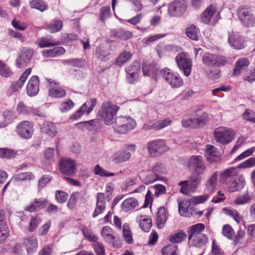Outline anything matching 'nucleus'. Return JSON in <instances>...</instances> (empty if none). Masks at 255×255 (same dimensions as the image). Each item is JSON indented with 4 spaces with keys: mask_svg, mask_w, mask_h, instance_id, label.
Returning <instances> with one entry per match:
<instances>
[{
    "mask_svg": "<svg viewBox=\"0 0 255 255\" xmlns=\"http://www.w3.org/2000/svg\"><path fill=\"white\" fill-rule=\"evenodd\" d=\"M188 168L191 171L189 179L190 186L193 188H197L202 181V175L204 174L206 167L203 158L201 155L191 156L187 163Z\"/></svg>",
    "mask_w": 255,
    "mask_h": 255,
    "instance_id": "f257e3e1",
    "label": "nucleus"
},
{
    "mask_svg": "<svg viewBox=\"0 0 255 255\" xmlns=\"http://www.w3.org/2000/svg\"><path fill=\"white\" fill-rule=\"evenodd\" d=\"M119 110L120 107L113 104L111 101H105L102 103L97 116L106 126H110L116 121L117 113Z\"/></svg>",
    "mask_w": 255,
    "mask_h": 255,
    "instance_id": "f03ea898",
    "label": "nucleus"
},
{
    "mask_svg": "<svg viewBox=\"0 0 255 255\" xmlns=\"http://www.w3.org/2000/svg\"><path fill=\"white\" fill-rule=\"evenodd\" d=\"M253 7L247 5H242L238 8L239 19L246 27H252L255 24V15L253 13Z\"/></svg>",
    "mask_w": 255,
    "mask_h": 255,
    "instance_id": "7ed1b4c3",
    "label": "nucleus"
},
{
    "mask_svg": "<svg viewBox=\"0 0 255 255\" xmlns=\"http://www.w3.org/2000/svg\"><path fill=\"white\" fill-rule=\"evenodd\" d=\"M114 124V131L120 134H126L136 127L135 121L130 117H119Z\"/></svg>",
    "mask_w": 255,
    "mask_h": 255,
    "instance_id": "20e7f679",
    "label": "nucleus"
},
{
    "mask_svg": "<svg viewBox=\"0 0 255 255\" xmlns=\"http://www.w3.org/2000/svg\"><path fill=\"white\" fill-rule=\"evenodd\" d=\"M147 149L151 157H156L168 151L169 147L166 145L165 140L158 139L148 142Z\"/></svg>",
    "mask_w": 255,
    "mask_h": 255,
    "instance_id": "39448f33",
    "label": "nucleus"
},
{
    "mask_svg": "<svg viewBox=\"0 0 255 255\" xmlns=\"http://www.w3.org/2000/svg\"><path fill=\"white\" fill-rule=\"evenodd\" d=\"M160 75L172 88H178L183 84V81L177 72H172L168 68L165 67L160 71Z\"/></svg>",
    "mask_w": 255,
    "mask_h": 255,
    "instance_id": "423d86ee",
    "label": "nucleus"
},
{
    "mask_svg": "<svg viewBox=\"0 0 255 255\" xmlns=\"http://www.w3.org/2000/svg\"><path fill=\"white\" fill-rule=\"evenodd\" d=\"M187 7L186 0H173L168 4V14L172 17H181L185 13Z\"/></svg>",
    "mask_w": 255,
    "mask_h": 255,
    "instance_id": "0eeeda50",
    "label": "nucleus"
},
{
    "mask_svg": "<svg viewBox=\"0 0 255 255\" xmlns=\"http://www.w3.org/2000/svg\"><path fill=\"white\" fill-rule=\"evenodd\" d=\"M203 63L208 67L220 68L227 63L226 58L222 55L206 53L202 58Z\"/></svg>",
    "mask_w": 255,
    "mask_h": 255,
    "instance_id": "6e6552de",
    "label": "nucleus"
},
{
    "mask_svg": "<svg viewBox=\"0 0 255 255\" xmlns=\"http://www.w3.org/2000/svg\"><path fill=\"white\" fill-rule=\"evenodd\" d=\"M187 55L186 52L178 53L175 57V61L180 70L188 77L191 72L192 63L190 58L186 57Z\"/></svg>",
    "mask_w": 255,
    "mask_h": 255,
    "instance_id": "1a4fd4ad",
    "label": "nucleus"
},
{
    "mask_svg": "<svg viewBox=\"0 0 255 255\" xmlns=\"http://www.w3.org/2000/svg\"><path fill=\"white\" fill-rule=\"evenodd\" d=\"M59 170L65 175L73 176L77 171V165L74 159L70 158H61L59 161Z\"/></svg>",
    "mask_w": 255,
    "mask_h": 255,
    "instance_id": "9d476101",
    "label": "nucleus"
},
{
    "mask_svg": "<svg viewBox=\"0 0 255 255\" xmlns=\"http://www.w3.org/2000/svg\"><path fill=\"white\" fill-rule=\"evenodd\" d=\"M214 136L216 141L223 144H227L234 138L232 130L225 128L219 127L215 129Z\"/></svg>",
    "mask_w": 255,
    "mask_h": 255,
    "instance_id": "9b49d317",
    "label": "nucleus"
},
{
    "mask_svg": "<svg viewBox=\"0 0 255 255\" xmlns=\"http://www.w3.org/2000/svg\"><path fill=\"white\" fill-rule=\"evenodd\" d=\"M34 54V50L29 47H23L18 55L15 61V66L18 68H22L30 63Z\"/></svg>",
    "mask_w": 255,
    "mask_h": 255,
    "instance_id": "f8f14e48",
    "label": "nucleus"
},
{
    "mask_svg": "<svg viewBox=\"0 0 255 255\" xmlns=\"http://www.w3.org/2000/svg\"><path fill=\"white\" fill-rule=\"evenodd\" d=\"M142 69L143 75L144 76H146L152 77L156 81L158 74H160V70H159V67L154 62L150 63L149 64L142 62Z\"/></svg>",
    "mask_w": 255,
    "mask_h": 255,
    "instance_id": "ddd939ff",
    "label": "nucleus"
},
{
    "mask_svg": "<svg viewBox=\"0 0 255 255\" xmlns=\"http://www.w3.org/2000/svg\"><path fill=\"white\" fill-rule=\"evenodd\" d=\"M18 134L23 138L29 139L32 135V127L31 123L28 121L21 122L17 126Z\"/></svg>",
    "mask_w": 255,
    "mask_h": 255,
    "instance_id": "4468645a",
    "label": "nucleus"
},
{
    "mask_svg": "<svg viewBox=\"0 0 255 255\" xmlns=\"http://www.w3.org/2000/svg\"><path fill=\"white\" fill-rule=\"evenodd\" d=\"M39 79L38 76L33 75L30 78L26 86V93L29 97H34L39 90Z\"/></svg>",
    "mask_w": 255,
    "mask_h": 255,
    "instance_id": "2eb2a0df",
    "label": "nucleus"
},
{
    "mask_svg": "<svg viewBox=\"0 0 255 255\" xmlns=\"http://www.w3.org/2000/svg\"><path fill=\"white\" fill-rule=\"evenodd\" d=\"M136 145L134 144L127 145L122 151L118 152L116 154V159L120 162H123L128 160L131 157V152H134L136 150Z\"/></svg>",
    "mask_w": 255,
    "mask_h": 255,
    "instance_id": "dca6fc26",
    "label": "nucleus"
},
{
    "mask_svg": "<svg viewBox=\"0 0 255 255\" xmlns=\"http://www.w3.org/2000/svg\"><path fill=\"white\" fill-rule=\"evenodd\" d=\"M47 203L48 201L45 199L35 198L32 203L24 208V210L29 213L38 212L45 208Z\"/></svg>",
    "mask_w": 255,
    "mask_h": 255,
    "instance_id": "f3484780",
    "label": "nucleus"
},
{
    "mask_svg": "<svg viewBox=\"0 0 255 255\" xmlns=\"http://www.w3.org/2000/svg\"><path fill=\"white\" fill-rule=\"evenodd\" d=\"M228 41L230 46L234 49H242L245 47L244 39L240 35L229 33Z\"/></svg>",
    "mask_w": 255,
    "mask_h": 255,
    "instance_id": "a211bd4d",
    "label": "nucleus"
},
{
    "mask_svg": "<svg viewBox=\"0 0 255 255\" xmlns=\"http://www.w3.org/2000/svg\"><path fill=\"white\" fill-rule=\"evenodd\" d=\"M111 46L107 43H103L97 47L95 55L97 59L105 61L110 54Z\"/></svg>",
    "mask_w": 255,
    "mask_h": 255,
    "instance_id": "6ab92c4d",
    "label": "nucleus"
},
{
    "mask_svg": "<svg viewBox=\"0 0 255 255\" xmlns=\"http://www.w3.org/2000/svg\"><path fill=\"white\" fill-rule=\"evenodd\" d=\"M22 244L28 255H32L37 250L38 247L37 240L34 236L23 239Z\"/></svg>",
    "mask_w": 255,
    "mask_h": 255,
    "instance_id": "aec40b11",
    "label": "nucleus"
},
{
    "mask_svg": "<svg viewBox=\"0 0 255 255\" xmlns=\"http://www.w3.org/2000/svg\"><path fill=\"white\" fill-rule=\"evenodd\" d=\"M110 36L122 41L130 39L133 37L132 33L124 29H113L110 31Z\"/></svg>",
    "mask_w": 255,
    "mask_h": 255,
    "instance_id": "412c9836",
    "label": "nucleus"
},
{
    "mask_svg": "<svg viewBox=\"0 0 255 255\" xmlns=\"http://www.w3.org/2000/svg\"><path fill=\"white\" fill-rule=\"evenodd\" d=\"M208 240L207 235L202 234L193 236L191 241H188L190 246L201 248L206 246Z\"/></svg>",
    "mask_w": 255,
    "mask_h": 255,
    "instance_id": "4be33fe9",
    "label": "nucleus"
},
{
    "mask_svg": "<svg viewBox=\"0 0 255 255\" xmlns=\"http://www.w3.org/2000/svg\"><path fill=\"white\" fill-rule=\"evenodd\" d=\"M250 65L248 58L243 57L239 58L235 63L232 76H238L241 75V72L246 69Z\"/></svg>",
    "mask_w": 255,
    "mask_h": 255,
    "instance_id": "5701e85b",
    "label": "nucleus"
},
{
    "mask_svg": "<svg viewBox=\"0 0 255 255\" xmlns=\"http://www.w3.org/2000/svg\"><path fill=\"white\" fill-rule=\"evenodd\" d=\"M40 131L51 137H54L57 132V128L52 123L43 124L40 127Z\"/></svg>",
    "mask_w": 255,
    "mask_h": 255,
    "instance_id": "b1692460",
    "label": "nucleus"
},
{
    "mask_svg": "<svg viewBox=\"0 0 255 255\" xmlns=\"http://www.w3.org/2000/svg\"><path fill=\"white\" fill-rule=\"evenodd\" d=\"M194 121L197 128H203L206 126L209 121V116L207 113L202 112L199 114H196Z\"/></svg>",
    "mask_w": 255,
    "mask_h": 255,
    "instance_id": "393cba45",
    "label": "nucleus"
},
{
    "mask_svg": "<svg viewBox=\"0 0 255 255\" xmlns=\"http://www.w3.org/2000/svg\"><path fill=\"white\" fill-rule=\"evenodd\" d=\"M89 123V128L88 130L93 132L94 134H97L100 132V131H104L103 128H105V126L103 125V123L99 120V119H93L88 121Z\"/></svg>",
    "mask_w": 255,
    "mask_h": 255,
    "instance_id": "a878e982",
    "label": "nucleus"
},
{
    "mask_svg": "<svg viewBox=\"0 0 255 255\" xmlns=\"http://www.w3.org/2000/svg\"><path fill=\"white\" fill-rule=\"evenodd\" d=\"M61 61L64 65H71L73 67L79 68H84L86 63V60L84 59L78 58L64 59Z\"/></svg>",
    "mask_w": 255,
    "mask_h": 255,
    "instance_id": "bb28decb",
    "label": "nucleus"
},
{
    "mask_svg": "<svg viewBox=\"0 0 255 255\" xmlns=\"http://www.w3.org/2000/svg\"><path fill=\"white\" fill-rule=\"evenodd\" d=\"M167 217L165 214V209L164 206H161L158 208V211L156 215V221L157 228L162 229L166 223Z\"/></svg>",
    "mask_w": 255,
    "mask_h": 255,
    "instance_id": "cd10ccee",
    "label": "nucleus"
},
{
    "mask_svg": "<svg viewBox=\"0 0 255 255\" xmlns=\"http://www.w3.org/2000/svg\"><path fill=\"white\" fill-rule=\"evenodd\" d=\"M29 4L31 8L37 9L41 12H43L49 8L47 2L43 0H30Z\"/></svg>",
    "mask_w": 255,
    "mask_h": 255,
    "instance_id": "c85d7f7f",
    "label": "nucleus"
},
{
    "mask_svg": "<svg viewBox=\"0 0 255 255\" xmlns=\"http://www.w3.org/2000/svg\"><path fill=\"white\" fill-rule=\"evenodd\" d=\"M205 225L202 223H198L190 227L188 230V240L196 235H201V233L205 229Z\"/></svg>",
    "mask_w": 255,
    "mask_h": 255,
    "instance_id": "c756f323",
    "label": "nucleus"
},
{
    "mask_svg": "<svg viewBox=\"0 0 255 255\" xmlns=\"http://www.w3.org/2000/svg\"><path fill=\"white\" fill-rule=\"evenodd\" d=\"M174 48V46L171 44L165 45L163 43L157 44L155 47L156 52L160 58L165 56L166 52L173 51Z\"/></svg>",
    "mask_w": 255,
    "mask_h": 255,
    "instance_id": "7c9ffc66",
    "label": "nucleus"
},
{
    "mask_svg": "<svg viewBox=\"0 0 255 255\" xmlns=\"http://www.w3.org/2000/svg\"><path fill=\"white\" fill-rule=\"evenodd\" d=\"M138 203L137 199L134 198H129L125 199L122 204V209L126 212L133 210Z\"/></svg>",
    "mask_w": 255,
    "mask_h": 255,
    "instance_id": "2f4dec72",
    "label": "nucleus"
},
{
    "mask_svg": "<svg viewBox=\"0 0 255 255\" xmlns=\"http://www.w3.org/2000/svg\"><path fill=\"white\" fill-rule=\"evenodd\" d=\"M216 12L215 7L212 5L208 6L202 13L201 19L202 22L209 24L211 19Z\"/></svg>",
    "mask_w": 255,
    "mask_h": 255,
    "instance_id": "473e14b6",
    "label": "nucleus"
},
{
    "mask_svg": "<svg viewBox=\"0 0 255 255\" xmlns=\"http://www.w3.org/2000/svg\"><path fill=\"white\" fill-rule=\"evenodd\" d=\"M228 190L230 192H235L242 189L245 185V181L244 180H233L228 184Z\"/></svg>",
    "mask_w": 255,
    "mask_h": 255,
    "instance_id": "72a5a7b5",
    "label": "nucleus"
},
{
    "mask_svg": "<svg viewBox=\"0 0 255 255\" xmlns=\"http://www.w3.org/2000/svg\"><path fill=\"white\" fill-rule=\"evenodd\" d=\"M186 237L187 235L185 232L183 230H178L174 234L170 235L169 237V240L172 243L177 244L181 243L185 240Z\"/></svg>",
    "mask_w": 255,
    "mask_h": 255,
    "instance_id": "f704fd0d",
    "label": "nucleus"
},
{
    "mask_svg": "<svg viewBox=\"0 0 255 255\" xmlns=\"http://www.w3.org/2000/svg\"><path fill=\"white\" fill-rule=\"evenodd\" d=\"M199 29L196 27L194 24H190L186 28V35L190 39L198 41L199 39L198 33Z\"/></svg>",
    "mask_w": 255,
    "mask_h": 255,
    "instance_id": "c9c22d12",
    "label": "nucleus"
},
{
    "mask_svg": "<svg viewBox=\"0 0 255 255\" xmlns=\"http://www.w3.org/2000/svg\"><path fill=\"white\" fill-rule=\"evenodd\" d=\"M235 170V167H230L221 172L219 177V182L221 183L226 182L228 178H231L236 175Z\"/></svg>",
    "mask_w": 255,
    "mask_h": 255,
    "instance_id": "e433bc0d",
    "label": "nucleus"
},
{
    "mask_svg": "<svg viewBox=\"0 0 255 255\" xmlns=\"http://www.w3.org/2000/svg\"><path fill=\"white\" fill-rule=\"evenodd\" d=\"M132 57V55L129 52L126 51L121 53L116 59L115 64L121 67L127 62Z\"/></svg>",
    "mask_w": 255,
    "mask_h": 255,
    "instance_id": "4c0bfd02",
    "label": "nucleus"
},
{
    "mask_svg": "<svg viewBox=\"0 0 255 255\" xmlns=\"http://www.w3.org/2000/svg\"><path fill=\"white\" fill-rule=\"evenodd\" d=\"M218 172H214L207 181L206 187L210 192H214L217 182Z\"/></svg>",
    "mask_w": 255,
    "mask_h": 255,
    "instance_id": "58836bf2",
    "label": "nucleus"
},
{
    "mask_svg": "<svg viewBox=\"0 0 255 255\" xmlns=\"http://www.w3.org/2000/svg\"><path fill=\"white\" fill-rule=\"evenodd\" d=\"M178 185L181 186L180 192L185 195H187L189 193V188L192 192L196 191L197 188H193L190 186V181L189 180H183L181 181L178 183Z\"/></svg>",
    "mask_w": 255,
    "mask_h": 255,
    "instance_id": "ea45409f",
    "label": "nucleus"
},
{
    "mask_svg": "<svg viewBox=\"0 0 255 255\" xmlns=\"http://www.w3.org/2000/svg\"><path fill=\"white\" fill-rule=\"evenodd\" d=\"M16 153L13 149L8 147H0V158L9 159L13 158Z\"/></svg>",
    "mask_w": 255,
    "mask_h": 255,
    "instance_id": "a19ab883",
    "label": "nucleus"
},
{
    "mask_svg": "<svg viewBox=\"0 0 255 255\" xmlns=\"http://www.w3.org/2000/svg\"><path fill=\"white\" fill-rule=\"evenodd\" d=\"M36 44H37L39 48H43L54 46L58 45V43L51 42L49 39L45 37H42L36 40Z\"/></svg>",
    "mask_w": 255,
    "mask_h": 255,
    "instance_id": "79ce46f5",
    "label": "nucleus"
},
{
    "mask_svg": "<svg viewBox=\"0 0 255 255\" xmlns=\"http://www.w3.org/2000/svg\"><path fill=\"white\" fill-rule=\"evenodd\" d=\"M94 173L96 175H99L101 177H112L116 175V174L113 172H110L99 165L96 164L94 169Z\"/></svg>",
    "mask_w": 255,
    "mask_h": 255,
    "instance_id": "37998d69",
    "label": "nucleus"
},
{
    "mask_svg": "<svg viewBox=\"0 0 255 255\" xmlns=\"http://www.w3.org/2000/svg\"><path fill=\"white\" fill-rule=\"evenodd\" d=\"M41 222V219L38 215L32 216L29 224L28 230L30 232H34Z\"/></svg>",
    "mask_w": 255,
    "mask_h": 255,
    "instance_id": "c03bdc74",
    "label": "nucleus"
},
{
    "mask_svg": "<svg viewBox=\"0 0 255 255\" xmlns=\"http://www.w3.org/2000/svg\"><path fill=\"white\" fill-rule=\"evenodd\" d=\"M123 237L127 244H131L133 241L131 232L128 223H125L123 226Z\"/></svg>",
    "mask_w": 255,
    "mask_h": 255,
    "instance_id": "a18cd8bd",
    "label": "nucleus"
},
{
    "mask_svg": "<svg viewBox=\"0 0 255 255\" xmlns=\"http://www.w3.org/2000/svg\"><path fill=\"white\" fill-rule=\"evenodd\" d=\"M14 178L16 181H24L33 180L35 178V176L31 172H27L16 174L14 176Z\"/></svg>",
    "mask_w": 255,
    "mask_h": 255,
    "instance_id": "49530a36",
    "label": "nucleus"
},
{
    "mask_svg": "<svg viewBox=\"0 0 255 255\" xmlns=\"http://www.w3.org/2000/svg\"><path fill=\"white\" fill-rule=\"evenodd\" d=\"M66 95V91L61 88H52L48 91V95L54 98H60L64 97Z\"/></svg>",
    "mask_w": 255,
    "mask_h": 255,
    "instance_id": "de8ad7c7",
    "label": "nucleus"
},
{
    "mask_svg": "<svg viewBox=\"0 0 255 255\" xmlns=\"http://www.w3.org/2000/svg\"><path fill=\"white\" fill-rule=\"evenodd\" d=\"M91 105L90 107L87 109V105L86 103H84L79 109H78L84 114L86 113L87 114H90L94 109L97 103L96 98H91L90 99Z\"/></svg>",
    "mask_w": 255,
    "mask_h": 255,
    "instance_id": "09e8293b",
    "label": "nucleus"
},
{
    "mask_svg": "<svg viewBox=\"0 0 255 255\" xmlns=\"http://www.w3.org/2000/svg\"><path fill=\"white\" fill-rule=\"evenodd\" d=\"M162 177L157 173H151L147 175L143 179L142 182L146 185L151 184L158 180H162Z\"/></svg>",
    "mask_w": 255,
    "mask_h": 255,
    "instance_id": "8fccbe9b",
    "label": "nucleus"
},
{
    "mask_svg": "<svg viewBox=\"0 0 255 255\" xmlns=\"http://www.w3.org/2000/svg\"><path fill=\"white\" fill-rule=\"evenodd\" d=\"M177 245H168L164 246L161 250L162 255H178L176 253Z\"/></svg>",
    "mask_w": 255,
    "mask_h": 255,
    "instance_id": "3c124183",
    "label": "nucleus"
},
{
    "mask_svg": "<svg viewBox=\"0 0 255 255\" xmlns=\"http://www.w3.org/2000/svg\"><path fill=\"white\" fill-rule=\"evenodd\" d=\"M152 226V220L151 218H144L140 220L139 222V227L144 232L147 233L149 231Z\"/></svg>",
    "mask_w": 255,
    "mask_h": 255,
    "instance_id": "603ef678",
    "label": "nucleus"
},
{
    "mask_svg": "<svg viewBox=\"0 0 255 255\" xmlns=\"http://www.w3.org/2000/svg\"><path fill=\"white\" fill-rule=\"evenodd\" d=\"M12 74L8 66L0 60V75L3 77H9Z\"/></svg>",
    "mask_w": 255,
    "mask_h": 255,
    "instance_id": "864d4df0",
    "label": "nucleus"
},
{
    "mask_svg": "<svg viewBox=\"0 0 255 255\" xmlns=\"http://www.w3.org/2000/svg\"><path fill=\"white\" fill-rule=\"evenodd\" d=\"M62 28V21L60 20H55L53 23L47 26V29L52 33L60 31Z\"/></svg>",
    "mask_w": 255,
    "mask_h": 255,
    "instance_id": "5fc2aeb1",
    "label": "nucleus"
},
{
    "mask_svg": "<svg viewBox=\"0 0 255 255\" xmlns=\"http://www.w3.org/2000/svg\"><path fill=\"white\" fill-rule=\"evenodd\" d=\"M222 233L223 235L230 240H232L235 232L232 227L228 224L224 225Z\"/></svg>",
    "mask_w": 255,
    "mask_h": 255,
    "instance_id": "6e6d98bb",
    "label": "nucleus"
},
{
    "mask_svg": "<svg viewBox=\"0 0 255 255\" xmlns=\"http://www.w3.org/2000/svg\"><path fill=\"white\" fill-rule=\"evenodd\" d=\"M194 120L193 118H183L181 120L182 125L184 128L197 129Z\"/></svg>",
    "mask_w": 255,
    "mask_h": 255,
    "instance_id": "4d7b16f0",
    "label": "nucleus"
},
{
    "mask_svg": "<svg viewBox=\"0 0 255 255\" xmlns=\"http://www.w3.org/2000/svg\"><path fill=\"white\" fill-rule=\"evenodd\" d=\"M55 199L59 203H65L68 197V194L62 190H56L55 193Z\"/></svg>",
    "mask_w": 255,
    "mask_h": 255,
    "instance_id": "13d9d810",
    "label": "nucleus"
},
{
    "mask_svg": "<svg viewBox=\"0 0 255 255\" xmlns=\"http://www.w3.org/2000/svg\"><path fill=\"white\" fill-rule=\"evenodd\" d=\"M79 195V192H74L71 194L67 203V207L70 210H73L75 208L78 201L77 196Z\"/></svg>",
    "mask_w": 255,
    "mask_h": 255,
    "instance_id": "bf43d9fd",
    "label": "nucleus"
},
{
    "mask_svg": "<svg viewBox=\"0 0 255 255\" xmlns=\"http://www.w3.org/2000/svg\"><path fill=\"white\" fill-rule=\"evenodd\" d=\"M242 118L246 121L255 123V113L250 109H246L242 115Z\"/></svg>",
    "mask_w": 255,
    "mask_h": 255,
    "instance_id": "052dcab7",
    "label": "nucleus"
},
{
    "mask_svg": "<svg viewBox=\"0 0 255 255\" xmlns=\"http://www.w3.org/2000/svg\"><path fill=\"white\" fill-rule=\"evenodd\" d=\"M255 166V157H250L246 161L238 164L236 168L239 169L251 168Z\"/></svg>",
    "mask_w": 255,
    "mask_h": 255,
    "instance_id": "680f3d73",
    "label": "nucleus"
},
{
    "mask_svg": "<svg viewBox=\"0 0 255 255\" xmlns=\"http://www.w3.org/2000/svg\"><path fill=\"white\" fill-rule=\"evenodd\" d=\"M141 67V63L139 60H135L130 66L127 67L126 72H134V73L138 74Z\"/></svg>",
    "mask_w": 255,
    "mask_h": 255,
    "instance_id": "e2e57ef3",
    "label": "nucleus"
},
{
    "mask_svg": "<svg viewBox=\"0 0 255 255\" xmlns=\"http://www.w3.org/2000/svg\"><path fill=\"white\" fill-rule=\"evenodd\" d=\"M223 211L226 214L232 217L234 219V220L236 221L238 223H239L240 222L241 217L237 210H235L233 211L231 209H229L225 207L223 208Z\"/></svg>",
    "mask_w": 255,
    "mask_h": 255,
    "instance_id": "0e129e2a",
    "label": "nucleus"
},
{
    "mask_svg": "<svg viewBox=\"0 0 255 255\" xmlns=\"http://www.w3.org/2000/svg\"><path fill=\"white\" fill-rule=\"evenodd\" d=\"M52 179V177L47 175H43L42 177L38 180V190L40 191L42 189H43L47 184L50 182Z\"/></svg>",
    "mask_w": 255,
    "mask_h": 255,
    "instance_id": "69168bd1",
    "label": "nucleus"
},
{
    "mask_svg": "<svg viewBox=\"0 0 255 255\" xmlns=\"http://www.w3.org/2000/svg\"><path fill=\"white\" fill-rule=\"evenodd\" d=\"M30 107L24 104L22 102H19L17 106V111L19 114L30 115Z\"/></svg>",
    "mask_w": 255,
    "mask_h": 255,
    "instance_id": "338daca9",
    "label": "nucleus"
},
{
    "mask_svg": "<svg viewBox=\"0 0 255 255\" xmlns=\"http://www.w3.org/2000/svg\"><path fill=\"white\" fill-rule=\"evenodd\" d=\"M206 159L209 163L214 164L220 161V157L216 153V152L210 151L207 153Z\"/></svg>",
    "mask_w": 255,
    "mask_h": 255,
    "instance_id": "774afa93",
    "label": "nucleus"
}]
</instances>
